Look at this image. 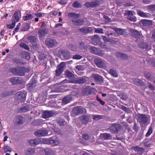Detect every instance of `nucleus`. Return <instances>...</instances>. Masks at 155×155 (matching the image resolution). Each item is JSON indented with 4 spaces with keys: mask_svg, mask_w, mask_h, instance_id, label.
<instances>
[{
    "mask_svg": "<svg viewBox=\"0 0 155 155\" xmlns=\"http://www.w3.org/2000/svg\"><path fill=\"white\" fill-rule=\"evenodd\" d=\"M147 8L150 11H155V5L152 4L149 5L147 6Z\"/></svg>",
    "mask_w": 155,
    "mask_h": 155,
    "instance_id": "51",
    "label": "nucleus"
},
{
    "mask_svg": "<svg viewBox=\"0 0 155 155\" xmlns=\"http://www.w3.org/2000/svg\"><path fill=\"white\" fill-rule=\"evenodd\" d=\"M73 6L75 8H79L81 7V4L78 2H74L73 4Z\"/></svg>",
    "mask_w": 155,
    "mask_h": 155,
    "instance_id": "50",
    "label": "nucleus"
},
{
    "mask_svg": "<svg viewBox=\"0 0 155 155\" xmlns=\"http://www.w3.org/2000/svg\"><path fill=\"white\" fill-rule=\"evenodd\" d=\"M95 32L97 33L103 34V29L102 28H95Z\"/></svg>",
    "mask_w": 155,
    "mask_h": 155,
    "instance_id": "56",
    "label": "nucleus"
},
{
    "mask_svg": "<svg viewBox=\"0 0 155 155\" xmlns=\"http://www.w3.org/2000/svg\"><path fill=\"white\" fill-rule=\"evenodd\" d=\"M94 62L99 68H102L106 67V61L101 58H95L94 60Z\"/></svg>",
    "mask_w": 155,
    "mask_h": 155,
    "instance_id": "6",
    "label": "nucleus"
},
{
    "mask_svg": "<svg viewBox=\"0 0 155 155\" xmlns=\"http://www.w3.org/2000/svg\"><path fill=\"white\" fill-rule=\"evenodd\" d=\"M28 39L30 41L31 44L35 48H38V45L36 42V39L35 37L33 36H30L28 38Z\"/></svg>",
    "mask_w": 155,
    "mask_h": 155,
    "instance_id": "16",
    "label": "nucleus"
},
{
    "mask_svg": "<svg viewBox=\"0 0 155 155\" xmlns=\"http://www.w3.org/2000/svg\"><path fill=\"white\" fill-rule=\"evenodd\" d=\"M132 149L136 151L143 152L144 150L143 148L138 146H133L132 147Z\"/></svg>",
    "mask_w": 155,
    "mask_h": 155,
    "instance_id": "36",
    "label": "nucleus"
},
{
    "mask_svg": "<svg viewBox=\"0 0 155 155\" xmlns=\"http://www.w3.org/2000/svg\"><path fill=\"white\" fill-rule=\"evenodd\" d=\"M46 45L48 48H51L56 46L58 43L55 39L51 38H47L45 42Z\"/></svg>",
    "mask_w": 155,
    "mask_h": 155,
    "instance_id": "4",
    "label": "nucleus"
},
{
    "mask_svg": "<svg viewBox=\"0 0 155 155\" xmlns=\"http://www.w3.org/2000/svg\"><path fill=\"white\" fill-rule=\"evenodd\" d=\"M91 42L94 45H97L99 42V39L97 35H95L92 37Z\"/></svg>",
    "mask_w": 155,
    "mask_h": 155,
    "instance_id": "29",
    "label": "nucleus"
},
{
    "mask_svg": "<svg viewBox=\"0 0 155 155\" xmlns=\"http://www.w3.org/2000/svg\"><path fill=\"white\" fill-rule=\"evenodd\" d=\"M90 51L91 53L99 56H102L104 55V54L101 52L100 49L96 47H91Z\"/></svg>",
    "mask_w": 155,
    "mask_h": 155,
    "instance_id": "10",
    "label": "nucleus"
},
{
    "mask_svg": "<svg viewBox=\"0 0 155 155\" xmlns=\"http://www.w3.org/2000/svg\"><path fill=\"white\" fill-rule=\"evenodd\" d=\"M91 8H94L98 6L99 5L100 2L98 1H96V2H91Z\"/></svg>",
    "mask_w": 155,
    "mask_h": 155,
    "instance_id": "48",
    "label": "nucleus"
},
{
    "mask_svg": "<svg viewBox=\"0 0 155 155\" xmlns=\"http://www.w3.org/2000/svg\"><path fill=\"white\" fill-rule=\"evenodd\" d=\"M63 55L65 59H69L70 58V55L69 53L67 51H65L62 52Z\"/></svg>",
    "mask_w": 155,
    "mask_h": 155,
    "instance_id": "35",
    "label": "nucleus"
},
{
    "mask_svg": "<svg viewBox=\"0 0 155 155\" xmlns=\"http://www.w3.org/2000/svg\"><path fill=\"white\" fill-rule=\"evenodd\" d=\"M135 84L137 86H143L144 85V83L143 81L140 79L138 78H136L134 81Z\"/></svg>",
    "mask_w": 155,
    "mask_h": 155,
    "instance_id": "30",
    "label": "nucleus"
},
{
    "mask_svg": "<svg viewBox=\"0 0 155 155\" xmlns=\"http://www.w3.org/2000/svg\"><path fill=\"white\" fill-rule=\"evenodd\" d=\"M44 14L43 13H38L35 14V15L38 17H43L44 15Z\"/></svg>",
    "mask_w": 155,
    "mask_h": 155,
    "instance_id": "64",
    "label": "nucleus"
},
{
    "mask_svg": "<svg viewBox=\"0 0 155 155\" xmlns=\"http://www.w3.org/2000/svg\"><path fill=\"white\" fill-rule=\"evenodd\" d=\"M78 30L82 33H87L86 28L85 27H83L81 28H79Z\"/></svg>",
    "mask_w": 155,
    "mask_h": 155,
    "instance_id": "55",
    "label": "nucleus"
},
{
    "mask_svg": "<svg viewBox=\"0 0 155 155\" xmlns=\"http://www.w3.org/2000/svg\"><path fill=\"white\" fill-rule=\"evenodd\" d=\"M86 77L83 76L79 78H75L73 80H71L70 82L71 83L81 84L84 83L86 81Z\"/></svg>",
    "mask_w": 155,
    "mask_h": 155,
    "instance_id": "7",
    "label": "nucleus"
},
{
    "mask_svg": "<svg viewBox=\"0 0 155 155\" xmlns=\"http://www.w3.org/2000/svg\"><path fill=\"white\" fill-rule=\"evenodd\" d=\"M68 16L72 18L71 21L73 24L77 26H80L82 25L84 21L82 19H78L79 14L71 13L68 14Z\"/></svg>",
    "mask_w": 155,
    "mask_h": 155,
    "instance_id": "2",
    "label": "nucleus"
},
{
    "mask_svg": "<svg viewBox=\"0 0 155 155\" xmlns=\"http://www.w3.org/2000/svg\"><path fill=\"white\" fill-rule=\"evenodd\" d=\"M117 57H120L122 59H126L128 58L127 56L124 53L117 52Z\"/></svg>",
    "mask_w": 155,
    "mask_h": 155,
    "instance_id": "33",
    "label": "nucleus"
},
{
    "mask_svg": "<svg viewBox=\"0 0 155 155\" xmlns=\"http://www.w3.org/2000/svg\"><path fill=\"white\" fill-rule=\"evenodd\" d=\"M72 98L71 96L70 95L65 97L62 100V103L64 104H66L70 102L72 100Z\"/></svg>",
    "mask_w": 155,
    "mask_h": 155,
    "instance_id": "28",
    "label": "nucleus"
},
{
    "mask_svg": "<svg viewBox=\"0 0 155 155\" xmlns=\"http://www.w3.org/2000/svg\"><path fill=\"white\" fill-rule=\"evenodd\" d=\"M36 81L34 80V81H30L29 83L27 84V87L30 89H31L35 87Z\"/></svg>",
    "mask_w": 155,
    "mask_h": 155,
    "instance_id": "31",
    "label": "nucleus"
},
{
    "mask_svg": "<svg viewBox=\"0 0 155 155\" xmlns=\"http://www.w3.org/2000/svg\"><path fill=\"white\" fill-rule=\"evenodd\" d=\"M66 122L63 119H59L58 121V125L60 126H62L66 124Z\"/></svg>",
    "mask_w": 155,
    "mask_h": 155,
    "instance_id": "43",
    "label": "nucleus"
},
{
    "mask_svg": "<svg viewBox=\"0 0 155 155\" xmlns=\"http://www.w3.org/2000/svg\"><path fill=\"white\" fill-rule=\"evenodd\" d=\"M127 18L132 22H136L137 21V18L135 16H133V15L127 16Z\"/></svg>",
    "mask_w": 155,
    "mask_h": 155,
    "instance_id": "38",
    "label": "nucleus"
},
{
    "mask_svg": "<svg viewBox=\"0 0 155 155\" xmlns=\"http://www.w3.org/2000/svg\"><path fill=\"white\" fill-rule=\"evenodd\" d=\"M103 39L105 41L110 42L111 43H113V44L114 43V41L111 40V39L107 38L106 36H103Z\"/></svg>",
    "mask_w": 155,
    "mask_h": 155,
    "instance_id": "49",
    "label": "nucleus"
},
{
    "mask_svg": "<svg viewBox=\"0 0 155 155\" xmlns=\"http://www.w3.org/2000/svg\"><path fill=\"white\" fill-rule=\"evenodd\" d=\"M44 153L45 155H54L56 152L52 149L48 148L44 150Z\"/></svg>",
    "mask_w": 155,
    "mask_h": 155,
    "instance_id": "27",
    "label": "nucleus"
},
{
    "mask_svg": "<svg viewBox=\"0 0 155 155\" xmlns=\"http://www.w3.org/2000/svg\"><path fill=\"white\" fill-rule=\"evenodd\" d=\"M48 32V30L46 29H40L38 31V36L40 38L44 37Z\"/></svg>",
    "mask_w": 155,
    "mask_h": 155,
    "instance_id": "20",
    "label": "nucleus"
},
{
    "mask_svg": "<svg viewBox=\"0 0 155 155\" xmlns=\"http://www.w3.org/2000/svg\"><path fill=\"white\" fill-rule=\"evenodd\" d=\"M92 78L95 81L99 84L103 83V80L102 77L98 74H94L92 75Z\"/></svg>",
    "mask_w": 155,
    "mask_h": 155,
    "instance_id": "14",
    "label": "nucleus"
},
{
    "mask_svg": "<svg viewBox=\"0 0 155 155\" xmlns=\"http://www.w3.org/2000/svg\"><path fill=\"white\" fill-rule=\"evenodd\" d=\"M110 74L114 77H116V72L115 70L110 69L109 71Z\"/></svg>",
    "mask_w": 155,
    "mask_h": 155,
    "instance_id": "52",
    "label": "nucleus"
},
{
    "mask_svg": "<svg viewBox=\"0 0 155 155\" xmlns=\"http://www.w3.org/2000/svg\"><path fill=\"white\" fill-rule=\"evenodd\" d=\"M137 120L140 124H145L148 122V118L145 114H138L137 115Z\"/></svg>",
    "mask_w": 155,
    "mask_h": 155,
    "instance_id": "3",
    "label": "nucleus"
},
{
    "mask_svg": "<svg viewBox=\"0 0 155 155\" xmlns=\"http://www.w3.org/2000/svg\"><path fill=\"white\" fill-rule=\"evenodd\" d=\"M121 108L124 111L126 112H128L130 110V109L129 108L127 107H126L123 105H122L121 106Z\"/></svg>",
    "mask_w": 155,
    "mask_h": 155,
    "instance_id": "59",
    "label": "nucleus"
},
{
    "mask_svg": "<svg viewBox=\"0 0 155 155\" xmlns=\"http://www.w3.org/2000/svg\"><path fill=\"white\" fill-rule=\"evenodd\" d=\"M137 13L138 15L142 17L147 18L148 17V13L143 12L140 10L137 11Z\"/></svg>",
    "mask_w": 155,
    "mask_h": 155,
    "instance_id": "32",
    "label": "nucleus"
},
{
    "mask_svg": "<svg viewBox=\"0 0 155 155\" xmlns=\"http://www.w3.org/2000/svg\"><path fill=\"white\" fill-rule=\"evenodd\" d=\"M24 121L25 119L23 116H18L16 117L15 122L16 124H22L24 122Z\"/></svg>",
    "mask_w": 155,
    "mask_h": 155,
    "instance_id": "19",
    "label": "nucleus"
},
{
    "mask_svg": "<svg viewBox=\"0 0 155 155\" xmlns=\"http://www.w3.org/2000/svg\"><path fill=\"white\" fill-rule=\"evenodd\" d=\"M147 84L150 89L152 90H155L154 87L153 85H152L150 83L148 82L147 83Z\"/></svg>",
    "mask_w": 155,
    "mask_h": 155,
    "instance_id": "57",
    "label": "nucleus"
},
{
    "mask_svg": "<svg viewBox=\"0 0 155 155\" xmlns=\"http://www.w3.org/2000/svg\"><path fill=\"white\" fill-rule=\"evenodd\" d=\"M30 110V107L28 106H24L22 107L21 109V112H25Z\"/></svg>",
    "mask_w": 155,
    "mask_h": 155,
    "instance_id": "46",
    "label": "nucleus"
},
{
    "mask_svg": "<svg viewBox=\"0 0 155 155\" xmlns=\"http://www.w3.org/2000/svg\"><path fill=\"white\" fill-rule=\"evenodd\" d=\"M85 109L81 106H77L74 107L72 110L73 113L77 115L83 113L84 109Z\"/></svg>",
    "mask_w": 155,
    "mask_h": 155,
    "instance_id": "11",
    "label": "nucleus"
},
{
    "mask_svg": "<svg viewBox=\"0 0 155 155\" xmlns=\"http://www.w3.org/2000/svg\"><path fill=\"white\" fill-rule=\"evenodd\" d=\"M3 149L5 152L12 151L11 148L7 145H5L3 147Z\"/></svg>",
    "mask_w": 155,
    "mask_h": 155,
    "instance_id": "42",
    "label": "nucleus"
},
{
    "mask_svg": "<svg viewBox=\"0 0 155 155\" xmlns=\"http://www.w3.org/2000/svg\"><path fill=\"white\" fill-rule=\"evenodd\" d=\"M26 95L25 92L19 91L17 93L15 96L16 101L18 102H24L25 100Z\"/></svg>",
    "mask_w": 155,
    "mask_h": 155,
    "instance_id": "5",
    "label": "nucleus"
},
{
    "mask_svg": "<svg viewBox=\"0 0 155 155\" xmlns=\"http://www.w3.org/2000/svg\"><path fill=\"white\" fill-rule=\"evenodd\" d=\"M98 44L100 46L101 48H106V46L102 42H99Z\"/></svg>",
    "mask_w": 155,
    "mask_h": 155,
    "instance_id": "63",
    "label": "nucleus"
},
{
    "mask_svg": "<svg viewBox=\"0 0 155 155\" xmlns=\"http://www.w3.org/2000/svg\"><path fill=\"white\" fill-rule=\"evenodd\" d=\"M91 2H86L84 3V5L87 8H91Z\"/></svg>",
    "mask_w": 155,
    "mask_h": 155,
    "instance_id": "62",
    "label": "nucleus"
},
{
    "mask_svg": "<svg viewBox=\"0 0 155 155\" xmlns=\"http://www.w3.org/2000/svg\"><path fill=\"white\" fill-rule=\"evenodd\" d=\"M10 71L16 75L22 76L25 74V73L28 72L29 70L24 67H19L17 68H13L10 70Z\"/></svg>",
    "mask_w": 155,
    "mask_h": 155,
    "instance_id": "1",
    "label": "nucleus"
},
{
    "mask_svg": "<svg viewBox=\"0 0 155 155\" xmlns=\"http://www.w3.org/2000/svg\"><path fill=\"white\" fill-rule=\"evenodd\" d=\"M55 114V113L53 111L46 110L43 112L42 114V117L47 118L52 116Z\"/></svg>",
    "mask_w": 155,
    "mask_h": 155,
    "instance_id": "13",
    "label": "nucleus"
},
{
    "mask_svg": "<svg viewBox=\"0 0 155 155\" xmlns=\"http://www.w3.org/2000/svg\"><path fill=\"white\" fill-rule=\"evenodd\" d=\"M69 49L72 51H78V48L75 45H71L69 47Z\"/></svg>",
    "mask_w": 155,
    "mask_h": 155,
    "instance_id": "44",
    "label": "nucleus"
},
{
    "mask_svg": "<svg viewBox=\"0 0 155 155\" xmlns=\"http://www.w3.org/2000/svg\"><path fill=\"white\" fill-rule=\"evenodd\" d=\"M139 46L142 48L147 49L148 48V44L144 42H141L139 45Z\"/></svg>",
    "mask_w": 155,
    "mask_h": 155,
    "instance_id": "39",
    "label": "nucleus"
},
{
    "mask_svg": "<svg viewBox=\"0 0 155 155\" xmlns=\"http://www.w3.org/2000/svg\"><path fill=\"white\" fill-rule=\"evenodd\" d=\"M129 33L130 35L133 37L136 38H139L140 37V34L137 30L133 29H130L129 30Z\"/></svg>",
    "mask_w": 155,
    "mask_h": 155,
    "instance_id": "12",
    "label": "nucleus"
},
{
    "mask_svg": "<svg viewBox=\"0 0 155 155\" xmlns=\"http://www.w3.org/2000/svg\"><path fill=\"white\" fill-rule=\"evenodd\" d=\"M81 123L82 124H86L88 122L90 118V116L89 115H84L80 117Z\"/></svg>",
    "mask_w": 155,
    "mask_h": 155,
    "instance_id": "17",
    "label": "nucleus"
},
{
    "mask_svg": "<svg viewBox=\"0 0 155 155\" xmlns=\"http://www.w3.org/2000/svg\"><path fill=\"white\" fill-rule=\"evenodd\" d=\"M20 46L22 48H24L26 50H29L30 49V48L28 46L24 43H22L20 44Z\"/></svg>",
    "mask_w": 155,
    "mask_h": 155,
    "instance_id": "47",
    "label": "nucleus"
},
{
    "mask_svg": "<svg viewBox=\"0 0 155 155\" xmlns=\"http://www.w3.org/2000/svg\"><path fill=\"white\" fill-rule=\"evenodd\" d=\"M59 103V102H58L57 103L54 100H52L50 101L49 102L48 106L52 108H60L61 107L58 105Z\"/></svg>",
    "mask_w": 155,
    "mask_h": 155,
    "instance_id": "21",
    "label": "nucleus"
},
{
    "mask_svg": "<svg viewBox=\"0 0 155 155\" xmlns=\"http://www.w3.org/2000/svg\"><path fill=\"white\" fill-rule=\"evenodd\" d=\"M101 137H103L106 140L109 139L110 138V135L107 133H104L101 134Z\"/></svg>",
    "mask_w": 155,
    "mask_h": 155,
    "instance_id": "41",
    "label": "nucleus"
},
{
    "mask_svg": "<svg viewBox=\"0 0 155 155\" xmlns=\"http://www.w3.org/2000/svg\"><path fill=\"white\" fill-rule=\"evenodd\" d=\"M49 141V144H51L53 146H57L59 143V141L58 139L55 136H53L50 138Z\"/></svg>",
    "mask_w": 155,
    "mask_h": 155,
    "instance_id": "15",
    "label": "nucleus"
},
{
    "mask_svg": "<svg viewBox=\"0 0 155 155\" xmlns=\"http://www.w3.org/2000/svg\"><path fill=\"white\" fill-rule=\"evenodd\" d=\"M82 56L79 54H75L73 56V58L76 60H79L81 58Z\"/></svg>",
    "mask_w": 155,
    "mask_h": 155,
    "instance_id": "58",
    "label": "nucleus"
},
{
    "mask_svg": "<svg viewBox=\"0 0 155 155\" xmlns=\"http://www.w3.org/2000/svg\"><path fill=\"white\" fill-rule=\"evenodd\" d=\"M66 74L67 77L69 78H70L73 76V74L70 71H67L66 72Z\"/></svg>",
    "mask_w": 155,
    "mask_h": 155,
    "instance_id": "54",
    "label": "nucleus"
},
{
    "mask_svg": "<svg viewBox=\"0 0 155 155\" xmlns=\"http://www.w3.org/2000/svg\"><path fill=\"white\" fill-rule=\"evenodd\" d=\"M144 76L146 79L150 81L152 79V77L151 74L149 72L145 73Z\"/></svg>",
    "mask_w": 155,
    "mask_h": 155,
    "instance_id": "40",
    "label": "nucleus"
},
{
    "mask_svg": "<svg viewBox=\"0 0 155 155\" xmlns=\"http://www.w3.org/2000/svg\"><path fill=\"white\" fill-rule=\"evenodd\" d=\"M35 152L34 148H28L25 150V155H34Z\"/></svg>",
    "mask_w": 155,
    "mask_h": 155,
    "instance_id": "23",
    "label": "nucleus"
},
{
    "mask_svg": "<svg viewBox=\"0 0 155 155\" xmlns=\"http://www.w3.org/2000/svg\"><path fill=\"white\" fill-rule=\"evenodd\" d=\"M65 67V63L61 62L57 67L56 71V75L57 76H59L64 70Z\"/></svg>",
    "mask_w": 155,
    "mask_h": 155,
    "instance_id": "9",
    "label": "nucleus"
},
{
    "mask_svg": "<svg viewBox=\"0 0 155 155\" xmlns=\"http://www.w3.org/2000/svg\"><path fill=\"white\" fill-rule=\"evenodd\" d=\"M20 26L21 24L20 23H18V24L16 26V28H15V31H13V34H15V32H17L18 31Z\"/></svg>",
    "mask_w": 155,
    "mask_h": 155,
    "instance_id": "60",
    "label": "nucleus"
},
{
    "mask_svg": "<svg viewBox=\"0 0 155 155\" xmlns=\"http://www.w3.org/2000/svg\"><path fill=\"white\" fill-rule=\"evenodd\" d=\"M153 133V128L152 127H149V129L146 134L145 136L146 137H147Z\"/></svg>",
    "mask_w": 155,
    "mask_h": 155,
    "instance_id": "45",
    "label": "nucleus"
},
{
    "mask_svg": "<svg viewBox=\"0 0 155 155\" xmlns=\"http://www.w3.org/2000/svg\"><path fill=\"white\" fill-rule=\"evenodd\" d=\"M20 13L19 12H16L15 13L12 17V20L13 22L15 23L18 21L19 19V16L20 15Z\"/></svg>",
    "mask_w": 155,
    "mask_h": 155,
    "instance_id": "26",
    "label": "nucleus"
},
{
    "mask_svg": "<svg viewBox=\"0 0 155 155\" xmlns=\"http://www.w3.org/2000/svg\"><path fill=\"white\" fill-rule=\"evenodd\" d=\"M48 130H39L35 132L34 134L37 137H44L48 135Z\"/></svg>",
    "mask_w": 155,
    "mask_h": 155,
    "instance_id": "8",
    "label": "nucleus"
},
{
    "mask_svg": "<svg viewBox=\"0 0 155 155\" xmlns=\"http://www.w3.org/2000/svg\"><path fill=\"white\" fill-rule=\"evenodd\" d=\"M104 117L103 116L98 115H94L93 116V119L95 120H97L102 119Z\"/></svg>",
    "mask_w": 155,
    "mask_h": 155,
    "instance_id": "37",
    "label": "nucleus"
},
{
    "mask_svg": "<svg viewBox=\"0 0 155 155\" xmlns=\"http://www.w3.org/2000/svg\"><path fill=\"white\" fill-rule=\"evenodd\" d=\"M143 145L145 147L149 148L151 146V144L149 143L148 141H146L144 142Z\"/></svg>",
    "mask_w": 155,
    "mask_h": 155,
    "instance_id": "61",
    "label": "nucleus"
},
{
    "mask_svg": "<svg viewBox=\"0 0 155 155\" xmlns=\"http://www.w3.org/2000/svg\"><path fill=\"white\" fill-rule=\"evenodd\" d=\"M16 23L15 22L12 21V24L7 25V27L9 29L13 28L15 26Z\"/></svg>",
    "mask_w": 155,
    "mask_h": 155,
    "instance_id": "53",
    "label": "nucleus"
},
{
    "mask_svg": "<svg viewBox=\"0 0 155 155\" xmlns=\"http://www.w3.org/2000/svg\"><path fill=\"white\" fill-rule=\"evenodd\" d=\"M117 34L119 35L126 36L127 35L128 33L126 29L117 28Z\"/></svg>",
    "mask_w": 155,
    "mask_h": 155,
    "instance_id": "25",
    "label": "nucleus"
},
{
    "mask_svg": "<svg viewBox=\"0 0 155 155\" xmlns=\"http://www.w3.org/2000/svg\"><path fill=\"white\" fill-rule=\"evenodd\" d=\"M20 78L18 77H13L10 79V81L12 84H19L21 83V81L19 79Z\"/></svg>",
    "mask_w": 155,
    "mask_h": 155,
    "instance_id": "24",
    "label": "nucleus"
},
{
    "mask_svg": "<svg viewBox=\"0 0 155 155\" xmlns=\"http://www.w3.org/2000/svg\"><path fill=\"white\" fill-rule=\"evenodd\" d=\"M33 18V15L30 14H27L23 17V19L24 21L31 19Z\"/></svg>",
    "mask_w": 155,
    "mask_h": 155,
    "instance_id": "34",
    "label": "nucleus"
},
{
    "mask_svg": "<svg viewBox=\"0 0 155 155\" xmlns=\"http://www.w3.org/2000/svg\"><path fill=\"white\" fill-rule=\"evenodd\" d=\"M140 22L143 26L147 27H149L152 24L151 21L146 19L141 20L140 21Z\"/></svg>",
    "mask_w": 155,
    "mask_h": 155,
    "instance_id": "22",
    "label": "nucleus"
},
{
    "mask_svg": "<svg viewBox=\"0 0 155 155\" xmlns=\"http://www.w3.org/2000/svg\"><path fill=\"white\" fill-rule=\"evenodd\" d=\"M41 140L39 138H36L34 139L30 140L29 141V143L31 146H35L39 143Z\"/></svg>",
    "mask_w": 155,
    "mask_h": 155,
    "instance_id": "18",
    "label": "nucleus"
}]
</instances>
